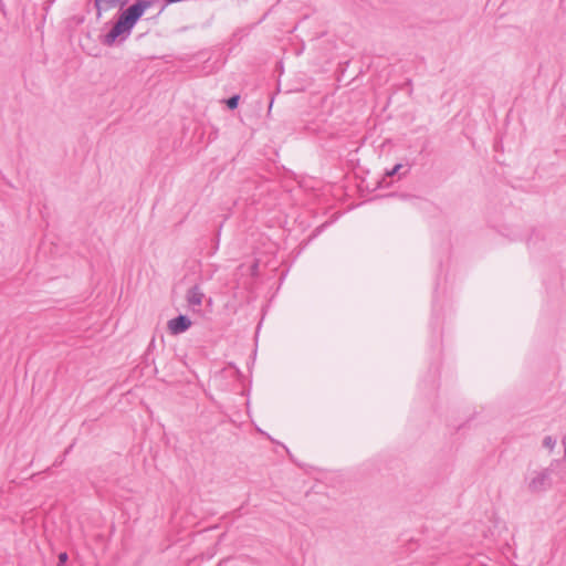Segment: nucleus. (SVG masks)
Returning <instances> with one entry per match:
<instances>
[{
    "label": "nucleus",
    "instance_id": "obj_1",
    "mask_svg": "<svg viewBox=\"0 0 566 566\" xmlns=\"http://www.w3.org/2000/svg\"><path fill=\"white\" fill-rule=\"evenodd\" d=\"M148 7V2L142 1L123 11L113 29L105 35L104 43L112 45L119 35L129 32Z\"/></svg>",
    "mask_w": 566,
    "mask_h": 566
},
{
    "label": "nucleus",
    "instance_id": "obj_2",
    "mask_svg": "<svg viewBox=\"0 0 566 566\" xmlns=\"http://www.w3.org/2000/svg\"><path fill=\"white\" fill-rule=\"evenodd\" d=\"M190 325V319L181 315L168 322V329L170 331L171 334L176 335L188 329Z\"/></svg>",
    "mask_w": 566,
    "mask_h": 566
},
{
    "label": "nucleus",
    "instance_id": "obj_3",
    "mask_svg": "<svg viewBox=\"0 0 566 566\" xmlns=\"http://www.w3.org/2000/svg\"><path fill=\"white\" fill-rule=\"evenodd\" d=\"M126 3V0H95V8L97 15H102L108 11L114 10L117 7H122Z\"/></svg>",
    "mask_w": 566,
    "mask_h": 566
},
{
    "label": "nucleus",
    "instance_id": "obj_4",
    "mask_svg": "<svg viewBox=\"0 0 566 566\" xmlns=\"http://www.w3.org/2000/svg\"><path fill=\"white\" fill-rule=\"evenodd\" d=\"M239 96H232L227 101V105L229 108L233 109L238 106Z\"/></svg>",
    "mask_w": 566,
    "mask_h": 566
},
{
    "label": "nucleus",
    "instance_id": "obj_5",
    "mask_svg": "<svg viewBox=\"0 0 566 566\" xmlns=\"http://www.w3.org/2000/svg\"><path fill=\"white\" fill-rule=\"evenodd\" d=\"M60 564H64L67 560V554L66 553H60L59 555Z\"/></svg>",
    "mask_w": 566,
    "mask_h": 566
},
{
    "label": "nucleus",
    "instance_id": "obj_6",
    "mask_svg": "<svg viewBox=\"0 0 566 566\" xmlns=\"http://www.w3.org/2000/svg\"><path fill=\"white\" fill-rule=\"evenodd\" d=\"M190 302L195 303V304H200L201 297L200 296L193 297V298L190 300Z\"/></svg>",
    "mask_w": 566,
    "mask_h": 566
},
{
    "label": "nucleus",
    "instance_id": "obj_7",
    "mask_svg": "<svg viewBox=\"0 0 566 566\" xmlns=\"http://www.w3.org/2000/svg\"><path fill=\"white\" fill-rule=\"evenodd\" d=\"M545 443H546L548 447H551V448L553 447V441H552V439H551V438H548V439L545 441Z\"/></svg>",
    "mask_w": 566,
    "mask_h": 566
},
{
    "label": "nucleus",
    "instance_id": "obj_8",
    "mask_svg": "<svg viewBox=\"0 0 566 566\" xmlns=\"http://www.w3.org/2000/svg\"><path fill=\"white\" fill-rule=\"evenodd\" d=\"M399 168H400V165H397V166L394 168V170H392L391 172H389V175H392V174L397 172V170H398Z\"/></svg>",
    "mask_w": 566,
    "mask_h": 566
}]
</instances>
